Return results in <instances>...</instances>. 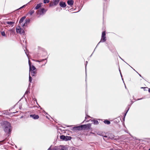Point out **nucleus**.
<instances>
[{"instance_id": "nucleus-1", "label": "nucleus", "mask_w": 150, "mask_h": 150, "mask_svg": "<svg viewBox=\"0 0 150 150\" xmlns=\"http://www.w3.org/2000/svg\"><path fill=\"white\" fill-rule=\"evenodd\" d=\"M2 126L5 133L7 134H10L11 132V124L7 121H4L3 122Z\"/></svg>"}, {"instance_id": "nucleus-2", "label": "nucleus", "mask_w": 150, "mask_h": 150, "mask_svg": "<svg viewBox=\"0 0 150 150\" xmlns=\"http://www.w3.org/2000/svg\"><path fill=\"white\" fill-rule=\"evenodd\" d=\"M106 33L105 31H103L102 33V36H101V39L100 41V42L98 43L96 47H97V46L98 45V44L100 43V42H104L106 40Z\"/></svg>"}, {"instance_id": "nucleus-3", "label": "nucleus", "mask_w": 150, "mask_h": 150, "mask_svg": "<svg viewBox=\"0 0 150 150\" xmlns=\"http://www.w3.org/2000/svg\"><path fill=\"white\" fill-rule=\"evenodd\" d=\"M103 137H104L107 138V139L109 140L110 139H113L114 138L115 136L113 134L110 133V134H108V136L103 135ZM103 139L105 141H106L107 140V139H104V138H103Z\"/></svg>"}, {"instance_id": "nucleus-4", "label": "nucleus", "mask_w": 150, "mask_h": 150, "mask_svg": "<svg viewBox=\"0 0 150 150\" xmlns=\"http://www.w3.org/2000/svg\"><path fill=\"white\" fill-rule=\"evenodd\" d=\"M47 11V9L42 8L40 10H38L37 12V13L38 15H43Z\"/></svg>"}, {"instance_id": "nucleus-5", "label": "nucleus", "mask_w": 150, "mask_h": 150, "mask_svg": "<svg viewBox=\"0 0 150 150\" xmlns=\"http://www.w3.org/2000/svg\"><path fill=\"white\" fill-rule=\"evenodd\" d=\"M60 139L63 140L67 141L70 140L71 139V137L70 136L62 135L60 136Z\"/></svg>"}, {"instance_id": "nucleus-6", "label": "nucleus", "mask_w": 150, "mask_h": 150, "mask_svg": "<svg viewBox=\"0 0 150 150\" xmlns=\"http://www.w3.org/2000/svg\"><path fill=\"white\" fill-rule=\"evenodd\" d=\"M16 32L17 33H19L21 34L24 35L25 34V31L22 29L18 27V28H17L16 29Z\"/></svg>"}, {"instance_id": "nucleus-7", "label": "nucleus", "mask_w": 150, "mask_h": 150, "mask_svg": "<svg viewBox=\"0 0 150 150\" xmlns=\"http://www.w3.org/2000/svg\"><path fill=\"white\" fill-rule=\"evenodd\" d=\"M36 73L37 72L36 70H31V68H30L29 70V75H30V74H31L32 76H36Z\"/></svg>"}, {"instance_id": "nucleus-8", "label": "nucleus", "mask_w": 150, "mask_h": 150, "mask_svg": "<svg viewBox=\"0 0 150 150\" xmlns=\"http://www.w3.org/2000/svg\"><path fill=\"white\" fill-rule=\"evenodd\" d=\"M59 1V0H55L54 2H52L50 3V6H53L56 5Z\"/></svg>"}, {"instance_id": "nucleus-9", "label": "nucleus", "mask_w": 150, "mask_h": 150, "mask_svg": "<svg viewBox=\"0 0 150 150\" xmlns=\"http://www.w3.org/2000/svg\"><path fill=\"white\" fill-rule=\"evenodd\" d=\"M30 21V19H26L25 21V23L23 24V23H22V24H21V25L23 27L25 26H26L27 25V23H29Z\"/></svg>"}, {"instance_id": "nucleus-10", "label": "nucleus", "mask_w": 150, "mask_h": 150, "mask_svg": "<svg viewBox=\"0 0 150 150\" xmlns=\"http://www.w3.org/2000/svg\"><path fill=\"white\" fill-rule=\"evenodd\" d=\"M81 130V125L79 126H77L73 127L72 130Z\"/></svg>"}, {"instance_id": "nucleus-11", "label": "nucleus", "mask_w": 150, "mask_h": 150, "mask_svg": "<svg viewBox=\"0 0 150 150\" xmlns=\"http://www.w3.org/2000/svg\"><path fill=\"white\" fill-rule=\"evenodd\" d=\"M30 117H32L34 119H37L39 118V116L38 115H30Z\"/></svg>"}, {"instance_id": "nucleus-12", "label": "nucleus", "mask_w": 150, "mask_h": 150, "mask_svg": "<svg viewBox=\"0 0 150 150\" xmlns=\"http://www.w3.org/2000/svg\"><path fill=\"white\" fill-rule=\"evenodd\" d=\"M42 4V3H40L37 4L36 7L34 8L35 10H37L39 9L41 7Z\"/></svg>"}, {"instance_id": "nucleus-13", "label": "nucleus", "mask_w": 150, "mask_h": 150, "mask_svg": "<svg viewBox=\"0 0 150 150\" xmlns=\"http://www.w3.org/2000/svg\"><path fill=\"white\" fill-rule=\"evenodd\" d=\"M59 5L60 6L63 8H64L66 6L65 3L63 1H61L60 2Z\"/></svg>"}, {"instance_id": "nucleus-14", "label": "nucleus", "mask_w": 150, "mask_h": 150, "mask_svg": "<svg viewBox=\"0 0 150 150\" xmlns=\"http://www.w3.org/2000/svg\"><path fill=\"white\" fill-rule=\"evenodd\" d=\"M67 2L69 5L72 6L73 5L74 1L73 0H68Z\"/></svg>"}, {"instance_id": "nucleus-15", "label": "nucleus", "mask_w": 150, "mask_h": 150, "mask_svg": "<svg viewBox=\"0 0 150 150\" xmlns=\"http://www.w3.org/2000/svg\"><path fill=\"white\" fill-rule=\"evenodd\" d=\"M26 16H24L19 21V23L21 24L23 21L26 18Z\"/></svg>"}, {"instance_id": "nucleus-16", "label": "nucleus", "mask_w": 150, "mask_h": 150, "mask_svg": "<svg viewBox=\"0 0 150 150\" xmlns=\"http://www.w3.org/2000/svg\"><path fill=\"white\" fill-rule=\"evenodd\" d=\"M6 23L13 26V24L14 23V22L12 21H7L6 22Z\"/></svg>"}, {"instance_id": "nucleus-17", "label": "nucleus", "mask_w": 150, "mask_h": 150, "mask_svg": "<svg viewBox=\"0 0 150 150\" xmlns=\"http://www.w3.org/2000/svg\"><path fill=\"white\" fill-rule=\"evenodd\" d=\"M30 68H31V70H36V69L35 67L33 65L30 66L29 67V69Z\"/></svg>"}, {"instance_id": "nucleus-18", "label": "nucleus", "mask_w": 150, "mask_h": 150, "mask_svg": "<svg viewBox=\"0 0 150 150\" xmlns=\"http://www.w3.org/2000/svg\"><path fill=\"white\" fill-rule=\"evenodd\" d=\"M25 49H24V50L25 51V53L27 56V57H28V53L29 52L28 50L27 49V47H25Z\"/></svg>"}, {"instance_id": "nucleus-19", "label": "nucleus", "mask_w": 150, "mask_h": 150, "mask_svg": "<svg viewBox=\"0 0 150 150\" xmlns=\"http://www.w3.org/2000/svg\"><path fill=\"white\" fill-rule=\"evenodd\" d=\"M81 130H82L83 129H86V125H81Z\"/></svg>"}, {"instance_id": "nucleus-20", "label": "nucleus", "mask_w": 150, "mask_h": 150, "mask_svg": "<svg viewBox=\"0 0 150 150\" xmlns=\"http://www.w3.org/2000/svg\"><path fill=\"white\" fill-rule=\"evenodd\" d=\"M104 122L105 124H107L108 125H109V124H110V121H109V120H105V121H104Z\"/></svg>"}, {"instance_id": "nucleus-21", "label": "nucleus", "mask_w": 150, "mask_h": 150, "mask_svg": "<svg viewBox=\"0 0 150 150\" xmlns=\"http://www.w3.org/2000/svg\"><path fill=\"white\" fill-rule=\"evenodd\" d=\"M35 12L34 10H30L29 12V14L30 15H32Z\"/></svg>"}, {"instance_id": "nucleus-22", "label": "nucleus", "mask_w": 150, "mask_h": 150, "mask_svg": "<svg viewBox=\"0 0 150 150\" xmlns=\"http://www.w3.org/2000/svg\"><path fill=\"white\" fill-rule=\"evenodd\" d=\"M46 59H40V60H36V62H41L45 60H46Z\"/></svg>"}, {"instance_id": "nucleus-23", "label": "nucleus", "mask_w": 150, "mask_h": 150, "mask_svg": "<svg viewBox=\"0 0 150 150\" xmlns=\"http://www.w3.org/2000/svg\"><path fill=\"white\" fill-rule=\"evenodd\" d=\"M94 124L95 125H97L99 123V122L98 121L94 120H93Z\"/></svg>"}, {"instance_id": "nucleus-24", "label": "nucleus", "mask_w": 150, "mask_h": 150, "mask_svg": "<svg viewBox=\"0 0 150 150\" xmlns=\"http://www.w3.org/2000/svg\"><path fill=\"white\" fill-rule=\"evenodd\" d=\"M86 128L89 129V128L91 127V125L90 124L86 125Z\"/></svg>"}, {"instance_id": "nucleus-25", "label": "nucleus", "mask_w": 150, "mask_h": 150, "mask_svg": "<svg viewBox=\"0 0 150 150\" xmlns=\"http://www.w3.org/2000/svg\"><path fill=\"white\" fill-rule=\"evenodd\" d=\"M49 0H44L43 2L44 4L48 3H49Z\"/></svg>"}, {"instance_id": "nucleus-26", "label": "nucleus", "mask_w": 150, "mask_h": 150, "mask_svg": "<svg viewBox=\"0 0 150 150\" xmlns=\"http://www.w3.org/2000/svg\"><path fill=\"white\" fill-rule=\"evenodd\" d=\"M1 34L2 36H6V34L3 31V32H1Z\"/></svg>"}, {"instance_id": "nucleus-27", "label": "nucleus", "mask_w": 150, "mask_h": 150, "mask_svg": "<svg viewBox=\"0 0 150 150\" xmlns=\"http://www.w3.org/2000/svg\"><path fill=\"white\" fill-rule=\"evenodd\" d=\"M32 81V77H31V76H30V75H29V82L30 83Z\"/></svg>"}, {"instance_id": "nucleus-28", "label": "nucleus", "mask_w": 150, "mask_h": 150, "mask_svg": "<svg viewBox=\"0 0 150 150\" xmlns=\"http://www.w3.org/2000/svg\"><path fill=\"white\" fill-rule=\"evenodd\" d=\"M129 108H128V110H127V111L125 113V114H124V118H123V120H125V116L126 115V114H127V112H128V110H129Z\"/></svg>"}, {"instance_id": "nucleus-29", "label": "nucleus", "mask_w": 150, "mask_h": 150, "mask_svg": "<svg viewBox=\"0 0 150 150\" xmlns=\"http://www.w3.org/2000/svg\"><path fill=\"white\" fill-rule=\"evenodd\" d=\"M28 64H29V67H30V66L31 65V62L30 61V60H28Z\"/></svg>"}, {"instance_id": "nucleus-30", "label": "nucleus", "mask_w": 150, "mask_h": 150, "mask_svg": "<svg viewBox=\"0 0 150 150\" xmlns=\"http://www.w3.org/2000/svg\"><path fill=\"white\" fill-rule=\"evenodd\" d=\"M30 92H29V90H27L25 92V94H28V93H29Z\"/></svg>"}, {"instance_id": "nucleus-31", "label": "nucleus", "mask_w": 150, "mask_h": 150, "mask_svg": "<svg viewBox=\"0 0 150 150\" xmlns=\"http://www.w3.org/2000/svg\"><path fill=\"white\" fill-rule=\"evenodd\" d=\"M90 117L87 115H86V116L85 117V119H86L87 117Z\"/></svg>"}, {"instance_id": "nucleus-32", "label": "nucleus", "mask_w": 150, "mask_h": 150, "mask_svg": "<svg viewBox=\"0 0 150 150\" xmlns=\"http://www.w3.org/2000/svg\"><path fill=\"white\" fill-rule=\"evenodd\" d=\"M86 66H85V69H86V65H87V64L88 63V62L87 61H86Z\"/></svg>"}, {"instance_id": "nucleus-33", "label": "nucleus", "mask_w": 150, "mask_h": 150, "mask_svg": "<svg viewBox=\"0 0 150 150\" xmlns=\"http://www.w3.org/2000/svg\"><path fill=\"white\" fill-rule=\"evenodd\" d=\"M60 150H67L65 148H62Z\"/></svg>"}, {"instance_id": "nucleus-34", "label": "nucleus", "mask_w": 150, "mask_h": 150, "mask_svg": "<svg viewBox=\"0 0 150 150\" xmlns=\"http://www.w3.org/2000/svg\"><path fill=\"white\" fill-rule=\"evenodd\" d=\"M33 100H34V101H36V103H37V104H38V103H37V100H36V99H35V98H34V99H33Z\"/></svg>"}, {"instance_id": "nucleus-35", "label": "nucleus", "mask_w": 150, "mask_h": 150, "mask_svg": "<svg viewBox=\"0 0 150 150\" xmlns=\"http://www.w3.org/2000/svg\"><path fill=\"white\" fill-rule=\"evenodd\" d=\"M33 100H34V101H36V103H37V104H38V103H37V100H36V99H35V98H34V99H33Z\"/></svg>"}, {"instance_id": "nucleus-36", "label": "nucleus", "mask_w": 150, "mask_h": 150, "mask_svg": "<svg viewBox=\"0 0 150 150\" xmlns=\"http://www.w3.org/2000/svg\"><path fill=\"white\" fill-rule=\"evenodd\" d=\"M4 140H3V141H0V145L1 144V142H3L4 141Z\"/></svg>"}, {"instance_id": "nucleus-37", "label": "nucleus", "mask_w": 150, "mask_h": 150, "mask_svg": "<svg viewBox=\"0 0 150 150\" xmlns=\"http://www.w3.org/2000/svg\"><path fill=\"white\" fill-rule=\"evenodd\" d=\"M119 71H120V70H119ZM120 74L121 76L122 77V74H121V72H120Z\"/></svg>"}, {"instance_id": "nucleus-38", "label": "nucleus", "mask_w": 150, "mask_h": 150, "mask_svg": "<svg viewBox=\"0 0 150 150\" xmlns=\"http://www.w3.org/2000/svg\"><path fill=\"white\" fill-rule=\"evenodd\" d=\"M148 91H149V92L150 93V88H149V89Z\"/></svg>"}, {"instance_id": "nucleus-39", "label": "nucleus", "mask_w": 150, "mask_h": 150, "mask_svg": "<svg viewBox=\"0 0 150 150\" xmlns=\"http://www.w3.org/2000/svg\"><path fill=\"white\" fill-rule=\"evenodd\" d=\"M139 74V76H140V77H142L141 75L140 74Z\"/></svg>"}, {"instance_id": "nucleus-40", "label": "nucleus", "mask_w": 150, "mask_h": 150, "mask_svg": "<svg viewBox=\"0 0 150 150\" xmlns=\"http://www.w3.org/2000/svg\"><path fill=\"white\" fill-rule=\"evenodd\" d=\"M120 58L121 59H122V60H123L121 58V57H120Z\"/></svg>"}, {"instance_id": "nucleus-41", "label": "nucleus", "mask_w": 150, "mask_h": 150, "mask_svg": "<svg viewBox=\"0 0 150 150\" xmlns=\"http://www.w3.org/2000/svg\"><path fill=\"white\" fill-rule=\"evenodd\" d=\"M47 62V61H46V62L45 63V64L44 65H45V64H46V63Z\"/></svg>"}, {"instance_id": "nucleus-42", "label": "nucleus", "mask_w": 150, "mask_h": 150, "mask_svg": "<svg viewBox=\"0 0 150 150\" xmlns=\"http://www.w3.org/2000/svg\"><path fill=\"white\" fill-rule=\"evenodd\" d=\"M141 99H142V98L138 99V100H141Z\"/></svg>"}, {"instance_id": "nucleus-43", "label": "nucleus", "mask_w": 150, "mask_h": 150, "mask_svg": "<svg viewBox=\"0 0 150 150\" xmlns=\"http://www.w3.org/2000/svg\"><path fill=\"white\" fill-rule=\"evenodd\" d=\"M144 88H145V87H144ZM142 88H144V87H142Z\"/></svg>"}, {"instance_id": "nucleus-44", "label": "nucleus", "mask_w": 150, "mask_h": 150, "mask_svg": "<svg viewBox=\"0 0 150 150\" xmlns=\"http://www.w3.org/2000/svg\"><path fill=\"white\" fill-rule=\"evenodd\" d=\"M131 103H132H132H133V102H131Z\"/></svg>"}, {"instance_id": "nucleus-45", "label": "nucleus", "mask_w": 150, "mask_h": 150, "mask_svg": "<svg viewBox=\"0 0 150 150\" xmlns=\"http://www.w3.org/2000/svg\"><path fill=\"white\" fill-rule=\"evenodd\" d=\"M16 113V112H13V113Z\"/></svg>"}, {"instance_id": "nucleus-46", "label": "nucleus", "mask_w": 150, "mask_h": 150, "mask_svg": "<svg viewBox=\"0 0 150 150\" xmlns=\"http://www.w3.org/2000/svg\"><path fill=\"white\" fill-rule=\"evenodd\" d=\"M125 88H126V86H125Z\"/></svg>"}, {"instance_id": "nucleus-47", "label": "nucleus", "mask_w": 150, "mask_h": 150, "mask_svg": "<svg viewBox=\"0 0 150 150\" xmlns=\"http://www.w3.org/2000/svg\"><path fill=\"white\" fill-rule=\"evenodd\" d=\"M22 7H21L20 8H22Z\"/></svg>"}, {"instance_id": "nucleus-48", "label": "nucleus", "mask_w": 150, "mask_h": 150, "mask_svg": "<svg viewBox=\"0 0 150 150\" xmlns=\"http://www.w3.org/2000/svg\"><path fill=\"white\" fill-rule=\"evenodd\" d=\"M149 150H150V148L149 149Z\"/></svg>"}]
</instances>
